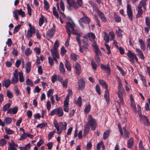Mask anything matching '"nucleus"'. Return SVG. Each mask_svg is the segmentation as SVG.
Returning a JSON list of instances; mask_svg holds the SVG:
<instances>
[{"label": "nucleus", "instance_id": "f257e3e1", "mask_svg": "<svg viewBox=\"0 0 150 150\" xmlns=\"http://www.w3.org/2000/svg\"><path fill=\"white\" fill-rule=\"evenodd\" d=\"M53 124L57 130V133L59 135L63 131L66 129L67 124L65 122H61L58 123L57 121L54 119Z\"/></svg>", "mask_w": 150, "mask_h": 150}, {"label": "nucleus", "instance_id": "f03ea898", "mask_svg": "<svg viewBox=\"0 0 150 150\" xmlns=\"http://www.w3.org/2000/svg\"><path fill=\"white\" fill-rule=\"evenodd\" d=\"M68 35H71V33L74 35H77V32L75 30V25L74 22L71 21L66 22L65 26Z\"/></svg>", "mask_w": 150, "mask_h": 150}, {"label": "nucleus", "instance_id": "7ed1b4c3", "mask_svg": "<svg viewBox=\"0 0 150 150\" xmlns=\"http://www.w3.org/2000/svg\"><path fill=\"white\" fill-rule=\"evenodd\" d=\"M88 122L86 125L90 127L91 129L94 130L96 128L97 124L96 120L93 118L91 115H89L87 118Z\"/></svg>", "mask_w": 150, "mask_h": 150}, {"label": "nucleus", "instance_id": "20e7f679", "mask_svg": "<svg viewBox=\"0 0 150 150\" xmlns=\"http://www.w3.org/2000/svg\"><path fill=\"white\" fill-rule=\"evenodd\" d=\"M13 17L16 20L18 19V15L21 16L22 17L25 16V13L21 9L14 10L13 12Z\"/></svg>", "mask_w": 150, "mask_h": 150}, {"label": "nucleus", "instance_id": "39448f33", "mask_svg": "<svg viewBox=\"0 0 150 150\" xmlns=\"http://www.w3.org/2000/svg\"><path fill=\"white\" fill-rule=\"evenodd\" d=\"M127 56L129 58V61L132 63H134V59H135L137 61H138L137 58L135 54L132 53L130 50L128 51Z\"/></svg>", "mask_w": 150, "mask_h": 150}, {"label": "nucleus", "instance_id": "423d86ee", "mask_svg": "<svg viewBox=\"0 0 150 150\" xmlns=\"http://www.w3.org/2000/svg\"><path fill=\"white\" fill-rule=\"evenodd\" d=\"M69 5L68 9L70 10L76 9L77 7L75 5V2L74 0H66Z\"/></svg>", "mask_w": 150, "mask_h": 150}, {"label": "nucleus", "instance_id": "0eeeda50", "mask_svg": "<svg viewBox=\"0 0 150 150\" xmlns=\"http://www.w3.org/2000/svg\"><path fill=\"white\" fill-rule=\"evenodd\" d=\"M90 22V20L89 18L86 16H84L81 18L79 20V22L82 28H84V26L82 23L86 24H88Z\"/></svg>", "mask_w": 150, "mask_h": 150}, {"label": "nucleus", "instance_id": "6e6552de", "mask_svg": "<svg viewBox=\"0 0 150 150\" xmlns=\"http://www.w3.org/2000/svg\"><path fill=\"white\" fill-rule=\"evenodd\" d=\"M69 96L67 95L64 101L63 105V109L65 112H69Z\"/></svg>", "mask_w": 150, "mask_h": 150}, {"label": "nucleus", "instance_id": "1a4fd4ad", "mask_svg": "<svg viewBox=\"0 0 150 150\" xmlns=\"http://www.w3.org/2000/svg\"><path fill=\"white\" fill-rule=\"evenodd\" d=\"M73 65L75 69L76 73L79 75L81 73V67L80 64L78 62H76Z\"/></svg>", "mask_w": 150, "mask_h": 150}, {"label": "nucleus", "instance_id": "9d476101", "mask_svg": "<svg viewBox=\"0 0 150 150\" xmlns=\"http://www.w3.org/2000/svg\"><path fill=\"white\" fill-rule=\"evenodd\" d=\"M127 13L129 19L131 20L132 19L133 14L130 5L128 4L127 6Z\"/></svg>", "mask_w": 150, "mask_h": 150}, {"label": "nucleus", "instance_id": "9b49d317", "mask_svg": "<svg viewBox=\"0 0 150 150\" xmlns=\"http://www.w3.org/2000/svg\"><path fill=\"white\" fill-rule=\"evenodd\" d=\"M18 74L17 70L15 71L13 74V76L11 79V83L12 84H15L17 83L18 81Z\"/></svg>", "mask_w": 150, "mask_h": 150}, {"label": "nucleus", "instance_id": "f8f14e48", "mask_svg": "<svg viewBox=\"0 0 150 150\" xmlns=\"http://www.w3.org/2000/svg\"><path fill=\"white\" fill-rule=\"evenodd\" d=\"M121 135L123 137L126 139H127L129 137V132L127 131L125 127H123L122 129V130H120V132Z\"/></svg>", "mask_w": 150, "mask_h": 150}, {"label": "nucleus", "instance_id": "ddd939ff", "mask_svg": "<svg viewBox=\"0 0 150 150\" xmlns=\"http://www.w3.org/2000/svg\"><path fill=\"white\" fill-rule=\"evenodd\" d=\"M79 89L83 90L84 89L85 85V82L83 79H81L78 81Z\"/></svg>", "mask_w": 150, "mask_h": 150}, {"label": "nucleus", "instance_id": "4468645a", "mask_svg": "<svg viewBox=\"0 0 150 150\" xmlns=\"http://www.w3.org/2000/svg\"><path fill=\"white\" fill-rule=\"evenodd\" d=\"M116 32L117 38L120 40H121L122 38V33H123V31L120 28H118V29L116 30Z\"/></svg>", "mask_w": 150, "mask_h": 150}, {"label": "nucleus", "instance_id": "2eb2a0df", "mask_svg": "<svg viewBox=\"0 0 150 150\" xmlns=\"http://www.w3.org/2000/svg\"><path fill=\"white\" fill-rule=\"evenodd\" d=\"M54 29H52L49 30L47 32V37L49 39L51 38L54 35Z\"/></svg>", "mask_w": 150, "mask_h": 150}, {"label": "nucleus", "instance_id": "dca6fc26", "mask_svg": "<svg viewBox=\"0 0 150 150\" xmlns=\"http://www.w3.org/2000/svg\"><path fill=\"white\" fill-rule=\"evenodd\" d=\"M10 80L9 79H4L2 83V85L6 88L10 86Z\"/></svg>", "mask_w": 150, "mask_h": 150}, {"label": "nucleus", "instance_id": "f3484780", "mask_svg": "<svg viewBox=\"0 0 150 150\" xmlns=\"http://www.w3.org/2000/svg\"><path fill=\"white\" fill-rule=\"evenodd\" d=\"M50 51L53 58L56 57L57 59L59 58V54L57 50L51 49Z\"/></svg>", "mask_w": 150, "mask_h": 150}, {"label": "nucleus", "instance_id": "a211bd4d", "mask_svg": "<svg viewBox=\"0 0 150 150\" xmlns=\"http://www.w3.org/2000/svg\"><path fill=\"white\" fill-rule=\"evenodd\" d=\"M136 51L139 57L142 59H144V57L142 51L138 48H136Z\"/></svg>", "mask_w": 150, "mask_h": 150}, {"label": "nucleus", "instance_id": "6ab92c4d", "mask_svg": "<svg viewBox=\"0 0 150 150\" xmlns=\"http://www.w3.org/2000/svg\"><path fill=\"white\" fill-rule=\"evenodd\" d=\"M84 38H87L88 39H89L90 40H93L95 38V36L94 34L92 33H88L84 37Z\"/></svg>", "mask_w": 150, "mask_h": 150}, {"label": "nucleus", "instance_id": "aec40b11", "mask_svg": "<svg viewBox=\"0 0 150 150\" xmlns=\"http://www.w3.org/2000/svg\"><path fill=\"white\" fill-rule=\"evenodd\" d=\"M18 111V108L14 107L12 108H10L8 110L7 113L11 114H13L16 113Z\"/></svg>", "mask_w": 150, "mask_h": 150}, {"label": "nucleus", "instance_id": "412c9836", "mask_svg": "<svg viewBox=\"0 0 150 150\" xmlns=\"http://www.w3.org/2000/svg\"><path fill=\"white\" fill-rule=\"evenodd\" d=\"M134 140L133 138L131 137L127 141V146L128 148H131L134 144Z\"/></svg>", "mask_w": 150, "mask_h": 150}, {"label": "nucleus", "instance_id": "4be33fe9", "mask_svg": "<svg viewBox=\"0 0 150 150\" xmlns=\"http://www.w3.org/2000/svg\"><path fill=\"white\" fill-rule=\"evenodd\" d=\"M93 46L95 49L96 55H97V56L100 55L101 54V52L98 49L97 45L95 42H94L93 43Z\"/></svg>", "mask_w": 150, "mask_h": 150}, {"label": "nucleus", "instance_id": "5701e85b", "mask_svg": "<svg viewBox=\"0 0 150 150\" xmlns=\"http://www.w3.org/2000/svg\"><path fill=\"white\" fill-rule=\"evenodd\" d=\"M17 147H18V145L14 142H13L10 144L8 148V150H16Z\"/></svg>", "mask_w": 150, "mask_h": 150}, {"label": "nucleus", "instance_id": "b1692460", "mask_svg": "<svg viewBox=\"0 0 150 150\" xmlns=\"http://www.w3.org/2000/svg\"><path fill=\"white\" fill-rule=\"evenodd\" d=\"M147 0H141L139 3L138 6L140 7H143L144 9L146 10V2Z\"/></svg>", "mask_w": 150, "mask_h": 150}, {"label": "nucleus", "instance_id": "393cba45", "mask_svg": "<svg viewBox=\"0 0 150 150\" xmlns=\"http://www.w3.org/2000/svg\"><path fill=\"white\" fill-rule=\"evenodd\" d=\"M97 12L100 19L103 22H105L106 21V19L104 14L99 10H97Z\"/></svg>", "mask_w": 150, "mask_h": 150}, {"label": "nucleus", "instance_id": "a878e982", "mask_svg": "<svg viewBox=\"0 0 150 150\" xmlns=\"http://www.w3.org/2000/svg\"><path fill=\"white\" fill-rule=\"evenodd\" d=\"M101 69L105 72L109 74L110 72V67L108 66H105L103 64L101 65Z\"/></svg>", "mask_w": 150, "mask_h": 150}, {"label": "nucleus", "instance_id": "bb28decb", "mask_svg": "<svg viewBox=\"0 0 150 150\" xmlns=\"http://www.w3.org/2000/svg\"><path fill=\"white\" fill-rule=\"evenodd\" d=\"M104 98L108 103L110 101L109 93L108 89H106L104 95Z\"/></svg>", "mask_w": 150, "mask_h": 150}, {"label": "nucleus", "instance_id": "cd10ccee", "mask_svg": "<svg viewBox=\"0 0 150 150\" xmlns=\"http://www.w3.org/2000/svg\"><path fill=\"white\" fill-rule=\"evenodd\" d=\"M64 114L63 109L61 107L57 108V115L59 117L62 116Z\"/></svg>", "mask_w": 150, "mask_h": 150}, {"label": "nucleus", "instance_id": "c85d7f7f", "mask_svg": "<svg viewBox=\"0 0 150 150\" xmlns=\"http://www.w3.org/2000/svg\"><path fill=\"white\" fill-rule=\"evenodd\" d=\"M137 14L136 17L137 18H139L141 16L143 13L142 8L138 6L137 8Z\"/></svg>", "mask_w": 150, "mask_h": 150}, {"label": "nucleus", "instance_id": "c756f323", "mask_svg": "<svg viewBox=\"0 0 150 150\" xmlns=\"http://www.w3.org/2000/svg\"><path fill=\"white\" fill-rule=\"evenodd\" d=\"M59 70L60 72L63 74H65V69L64 68V65L63 63L61 62L59 65Z\"/></svg>", "mask_w": 150, "mask_h": 150}, {"label": "nucleus", "instance_id": "7c9ffc66", "mask_svg": "<svg viewBox=\"0 0 150 150\" xmlns=\"http://www.w3.org/2000/svg\"><path fill=\"white\" fill-rule=\"evenodd\" d=\"M137 108H138V112L139 114V116L141 118H144L146 120V121L148 122L147 117L146 116H142V113L141 112V109L140 106L138 105L137 106Z\"/></svg>", "mask_w": 150, "mask_h": 150}, {"label": "nucleus", "instance_id": "2f4dec72", "mask_svg": "<svg viewBox=\"0 0 150 150\" xmlns=\"http://www.w3.org/2000/svg\"><path fill=\"white\" fill-rule=\"evenodd\" d=\"M41 18L39 19V24L40 26H41L44 23L45 21L47 22L46 18L42 15H41Z\"/></svg>", "mask_w": 150, "mask_h": 150}, {"label": "nucleus", "instance_id": "473e14b6", "mask_svg": "<svg viewBox=\"0 0 150 150\" xmlns=\"http://www.w3.org/2000/svg\"><path fill=\"white\" fill-rule=\"evenodd\" d=\"M139 42L140 44L141 49L144 51H145L146 50V46L144 42L142 39H139Z\"/></svg>", "mask_w": 150, "mask_h": 150}, {"label": "nucleus", "instance_id": "72a5a7b5", "mask_svg": "<svg viewBox=\"0 0 150 150\" xmlns=\"http://www.w3.org/2000/svg\"><path fill=\"white\" fill-rule=\"evenodd\" d=\"M19 80L21 82H23L24 81V79L23 76V73L22 71L18 73Z\"/></svg>", "mask_w": 150, "mask_h": 150}, {"label": "nucleus", "instance_id": "f704fd0d", "mask_svg": "<svg viewBox=\"0 0 150 150\" xmlns=\"http://www.w3.org/2000/svg\"><path fill=\"white\" fill-rule=\"evenodd\" d=\"M125 93L124 90H119L117 93V94L118 95L119 98H123V94Z\"/></svg>", "mask_w": 150, "mask_h": 150}, {"label": "nucleus", "instance_id": "c9c22d12", "mask_svg": "<svg viewBox=\"0 0 150 150\" xmlns=\"http://www.w3.org/2000/svg\"><path fill=\"white\" fill-rule=\"evenodd\" d=\"M110 133V131L109 130H107L104 133L103 137L104 139H106L109 136Z\"/></svg>", "mask_w": 150, "mask_h": 150}, {"label": "nucleus", "instance_id": "e433bc0d", "mask_svg": "<svg viewBox=\"0 0 150 150\" xmlns=\"http://www.w3.org/2000/svg\"><path fill=\"white\" fill-rule=\"evenodd\" d=\"M130 107L132 110L134 112H137L136 105L134 102H132L130 103Z\"/></svg>", "mask_w": 150, "mask_h": 150}, {"label": "nucleus", "instance_id": "4c0bfd02", "mask_svg": "<svg viewBox=\"0 0 150 150\" xmlns=\"http://www.w3.org/2000/svg\"><path fill=\"white\" fill-rule=\"evenodd\" d=\"M89 130V127L88 125H86L84 129V131L83 133V136L86 137L88 134Z\"/></svg>", "mask_w": 150, "mask_h": 150}, {"label": "nucleus", "instance_id": "58836bf2", "mask_svg": "<svg viewBox=\"0 0 150 150\" xmlns=\"http://www.w3.org/2000/svg\"><path fill=\"white\" fill-rule=\"evenodd\" d=\"M65 66L67 70L70 71L71 69V67L69 62L66 59L65 60Z\"/></svg>", "mask_w": 150, "mask_h": 150}, {"label": "nucleus", "instance_id": "ea45409f", "mask_svg": "<svg viewBox=\"0 0 150 150\" xmlns=\"http://www.w3.org/2000/svg\"><path fill=\"white\" fill-rule=\"evenodd\" d=\"M99 83L102 86L104 87L106 89H108V87L107 86L105 82L104 81L102 80H99Z\"/></svg>", "mask_w": 150, "mask_h": 150}, {"label": "nucleus", "instance_id": "a19ab883", "mask_svg": "<svg viewBox=\"0 0 150 150\" xmlns=\"http://www.w3.org/2000/svg\"><path fill=\"white\" fill-rule=\"evenodd\" d=\"M79 56L77 55L75 53H72L71 54L70 56L71 59H72L74 61L76 60L77 59Z\"/></svg>", "mask_w": 150, "mask_h": 150}, {"label": "nucleus", "instance_id": "79ce46f5", "mask_svg": "<svg viewBox=\"0 0 150 150\" xmlns=\"http://www.w3.org/2000/svg\"><path fill=\"white\" fill-rule=\"evenodd\" d=\"M91 108V106L90 104L87 105L84 110L85 113H87L89 112Z\"/></svg>", "mask_w": 150, "mask_h": 150}, {"label": "nucleus", "instance_id": "37998d69", "mask_svg": "<svg viewBox=\"0 0 150 150\" xmlns=\"http://www.w3.org/2000/svg\"><path fill=\"white\" fill-rule=\"evenodd\" d=\"M104 36V40L105 41V42H108L109 41V38L108 35L105 32H103Z\"/></svg>", "mask_w": 150, "mask_h": 150}, {"label": "nucleus", "instance_id": "c03bdc74", "mask_svg": "<svg viewBox=\"0 0 150 150\" xmlns=\"http://www.w3.org/2000/svg\"><path fill=\"white\" fill-rule=\"evenodd\" d=\"M11 118L10 117H7L4 119V122L7 125L10 124L11 122Z\"/></svg>", "mask_w": 150, "mask_h": 150}, {"label": "nucleus", "instance_id": "a18cd8bd", "mask_svg": "<svg viewBox=\"0 0 150 150\" xmlns=\"http://www.w3.org/2000/svg\"><path fill=\"white\" fill-rule=\"evenodd\" d=\"M61 83H62L63 87L64 88L67 87L68 83V81L67 79H65L63 80Z\"/></svg>", "mask_w": 150, "mask_h": 150}, {"label": "nucleus", "instance_id": "49530a36", "mask_svg": "<svg viewBox=\"0 0 150 150\" xmlns=\"http://www.w3.org/2000/svg\"><path fill=\"white\" fill-rule=\"evenodd\" d=\"M47 124L46 122H43L40 123L37 125V128H40V129H42L46 126Z\"/></svg>", "mask_w": 150, "mask_h": 150}, {"label": "nucleus", "instance_id": "de8ad7c7", "mask_svg": "<svg viewBox=\"0 0 150 150\" xmlns=\"http://www.w3.org/2000/svg\"><path fill=\"white\" fill-rule=\"evenodd\" d=\"M34 33L31 31V30H28L27 31V34L26 35V37L27 38H29L32 37V34Z\"/></svg>", "mask_w": 150, "mask_h": 150}, {"label": "nucleus", "instance_id": "09e8293b", "mask_svg": "<svg viewBox=\"0 0 150 150\" xmlns=\"http://www.w3.org/2000/svg\"><path fill=\"white\" fill-rule=\"evenodd\" d=\"M75 5L77 7V9L81 6L82 5V0H77V2H75Z\"/></svg>", "mask_w": 150, "mask_h": 150}, {"label": "nucleus", "instance_id": "8fccbe9b", "mask_svg": "<svg viewBox=\"0 0 150 150\" xmlns=\"http://www.w3.org/2000/svg\"><path fill=\"white\" fill-rule=\"evenodd\" d=\"M139 150H145V149L143 146V142L142 140L140 141L139 144Z\"/></svg>", "mask_w": 150, "mask_h": 150}, {"label": "nucleus", "instance_id": "3c124183", "mask_svg": "<svg viewBox=\"0 0 150 150\" xmlns=\"http://www.w3.org/2000/svg\"><path fill=\"white\" fill-rule=\"evenodd\" d=\"M32 50L29 48H27L25 51V54L26 56L30 55L32 53Z\"/></svg>", "mask_w": 150, "mask_h": 150}, {"label": "nucleus", "instance_id": "603ef678", "mask_svg": "<svg viewBox=\"0 0 150 150\" xmlns=\"http://www.w3.org/2000/svg\"><path fill=\"white\" fill-rule=\"evenodd\" d=\"M114 18L115 21L117 22H120L121 21L120 17L116 14L114 15Z\"/></svg>", "mask_w": 150, "mask_h": 150}, {"label": "nucleus", "instance_id": "864d4df0", "mask_svg": "<svg viewBox=\"0 0 150 150\" xmlns=\"http://www.w3.org/2000/svg\"><path fill=\"white\" fill-rule=\"evenodd\" d=\"M50 116H52L54 115H57V108L53 110L49 113Z\"/></svg>", "mask_w": 150, "mask_h": 150}, {"label": "nucleus", "instance_id": "5fc2aeb1", "mask_svg": "<svg viewBox=\"0 0 150 150\" xmlns=\"http://www.w3.org/2000/svg\"><path fill=\"white\" fill-rule=\"evenodd\" d=\"M26 84V85H30L31 86H33L34 85L33 82L29 79H27Z\"/></svg>", "mask_w": 150, "mask_h": 150}, {"label": "nucleus", "instance_id": "6e6d98bb", "mask_svg": "<svg viewBox=\"0 0 150 150\" xmlns=\"http://www.w3.org/2000/svg\"><path fill=\"white\" fill-rule=\"evenodd\" d=\"M44 7L47 10H48L49 8V6L48 3L46 0L44 1Z\"/></svg>", "mask_w": 150, "mask_h": 150}, {"label": "nucleus", "instance_id": "4d7b16f0", "mask_svg": "<svg viewBox=\"0 0 150 150\" xmlns=\"http://www.w3.org/2000/svg\"><path fill=\"white\" fill-rule=\"evenodd\" d=\"M107 43V42H105V45L108 51L107 52V54H108L109 55L111 53V51L110 50V46L108 45Z\"/></svg>", "mask_w": 150, "mask_h": 150}, {"label": "nucleus", "instance_id": "13d9d810", "mask_svg": "<svg viewBox=\"0 0 150 150\" xmlns=\"http://www.w3.org/2000/svg\"><path fill=\"white\" fill-rule=\"evenodd\" d=\"M28 134L27 133H25L22 134L21 136V137L19 139L20 140H23L25 139L27 137Z\"/></svg>", "mask_w": 150, "mask_h": 150}, {"label": "nucleus", "instance_id": "bf43d9fd", "mask_svg": "<svg viewBox=\"0 0 150 150\" xmlns=\"http://www.w3.org/2000/svg\"><path fill=\"white\" fill-rule=\"evenodd\" d=\"M77 104L79 107H81L82 104V100L81 97L79 96L78 98L77 101Z\"/></svg>", "mask_w": 150, "mask_h": 150}, {"label": "nucleus", "instance_id": "052dcab7", "mask_svg": "<svg viewBox=\"0 0 150 150\" xmlns=\"http://www.w3.org/2000/svg\"><path fill=\"white\" fill-rule=\"evenodd\" d=\"M13 90L16 96H18L19 94L20 91L16 86H14Z\"/></svg>", "mask_w": 150, "mask_h": 150}, {"label": "nucleus", "instance_id": "680f3d73", "mask_svg": "<svg viewBox=\"0 0 150 150\" xmlns=\"http://www.w3.org/2000/svg\"><path fill=\"white\" fill-rule=\"evenodd\" d=\"M57 75L56 74H54L52 76L51 81L53 83H54L56 80H57Z\"/></svg>", "mask_w": 150, "mask_h": 150}, {"label": "nucleus", "instance_id": "e2e57ef3", "mask_svg": "<svg viewBox=\"0 0 150 150\" xmlns=\"http://www.w3.org/2000/svg\"><path fill=\"white\" fill-rule=\"evenodd\" d=\"M59 46V42L58 40H57L55 41L53 47V48L52 49H54L57 50V49L58 48Z\"/></svg>", "mask_w": 150, "mask_h": 150}, {"label": "nucleus", "instance_id": "0e129e2a", "mask_svg": "<svg viewBox=\"0 0 150 150\" xmlns=\"http://www.w3.org/2000/svg\"><path fill=\"white\" fill-rule=\"evenodd\" d=\"M10 104L9 103L6 104L4 107L3 110L4 111H6L10 107Z\"/></svg>", "mask_w": 150, "mask_h": 150}, {"label": "nucleus", "instance_id": "69168bd1", "mask_svg": "<svg viewBox=\"0 0 150 150\" xmlns=\"http://www.w3.org/2000/svg\"><path fill=\"white\" fill-rule=\"evenodd\" d=\"M67 52L65 48L63 47L61 49L60 53L62 56H64Z\"/></svg>", "mask_w": 150, "mask_h": 150}, {"label": "nucleus", "instance_id": "338daca9", "mask_svg": "<svg viewBox=\"0 0 150 150\" xmlns=\"http://www.w3.org/2000/svg\"><path fill=\"white\" fill-rule=\"evenodd\" d=\"M146 23L147 25L150 28V20L149 18L148 17H146Z\"/></svg>", "mask_w": 150, "mask_h": 150}, {"label": "nucleus", "instance_id": "774afa93", "mask_svg": "<svg viewBox=\"0 0 150 150\" xmlns=\"http://www.w3.org/2000/svg\"><path fill=\"white\" fill-rule=\"evenodd\" d=\"M6 133L8 134H11L13 133V131L10 129H7L6 128L5 129Z\"/></svg>", "mask_w": 150, "mask_h": 150}]
</instances>
